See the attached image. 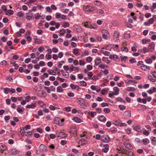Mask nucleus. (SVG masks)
Wrapping results in <instances>:
<instances>
[{"instance_id": "22", "label": "nucleus", "mask_w": 156, "mask_h": 156, "mask_svg": "<svg viewBox=\"0 0 156 156\" xmlns=\"http://www.w3.org/2000/svg\"><path fill=\"white\" fill-rule=\"evenodd\" d=\"M73 28L75 29L76 31L77 32H80L82 31V28L77 25H74Z\"/></svg>"}, {"instance_id": "49", "label": "nucleus", "mask_w": 156, "mask_h": 156, "mask_svg": "<svg viewBox=\"0 0 156 156\" xmlns=\"http://www.w3.org/2000/svg\"><path fill=\"white\" fill-rule=\"evenodd\" d=\"M127 156H134L133 153L132 151H129L126 153Z\"/></svg>"}, {"instance_id": "30", "label": "nucleus", "mask_w": 156, "mask_h": 156, "mask_svg": "<svg viewBox=\"0 0 156 156\" xmlns=\"http://www.w3.org/2000/svg\"><path fill=\"white\" fill-rule=\"evenodd\" d=\"M99 120L101 122H105L106 120V119L104 116L101 115L99 117Z\"/></svg>"}, {"instance_id": "41", "label": "nucleus", "mask_w": 156, "mask_h": 156, "mask_svg": "<svg viewBox=\"0 0 156 156\" xmlns=\"http://www.w3.org/2000/svg\"><path fill=\"white\" fill-rule=\"evenodd\" d=\"M119 107L121 110H123L126 109V106L124 105H120L119 106Z\"/></svg>"}, {"instance_id": "38", "label": "nucleus", "mask_w": 156, "mask_h": 156, "mask_svg": "<svg viewBox=\"0 0 156 156\" xmlns=\"http://www.w3.org/2000/svg\"><path fill=\"white\" fill-rule=\"evenodd\" d=\"M10 88H9L7 87L5 88L4 89V93L6 94H8L9 92L10 91Z\"/></svg>"}, {"instance_id": "46", "label": "nucleus", "mask_w": 156, "mask_h": 156, "mask_svg": "<svg viewBox=\"0 0 156 156\" xmlns=\"http://www.w3.org/2000/svg\"><path fill=\"white\" fill-rule=\"evenodd\" d=\"M63 26L65 27H69V24L67 22H64L63 23Z\"/></svg>"}, {"instance_id": "25", "label": "nucleus", "mask_w": 156, "mask_h": 156, "mask_svg": "<svg viewBox=\"0 0 156 156\" xmlns=\"http://www.w3.org/2000/svg\"><path fill=\"white\" fill-rule=\"evenodd\" d=\"M142 142L144 145H147L149 143V140L147 138H145L143 139L142 141Z\"/></svg>"}, {"instance_id": "48", "label": "nucleus", "mask_w": 156, "mask_h": 156, "mask_svg": "<svg viewBox=\"0 0 156 156\" xmlns=\"http://www.w3.org/2000/svg\"><path fill=\"white\" fill-rule=\"evenodd\" d=\"M127 57L126 56H121L120 57L121 60L122 61H125L127 58Z\"/></svg>"}, {"instance_id": "51", "label": "nucleus", "mask_w": 156, "mask_h": 156, "mask_svg": "<svg viewBox=\"0 0 156 156\" xmlns=\"http://www.w3.org/2000/svg\"><path fill=\"white\" fill-rule=\"evenodd\" d=\"M17 112L19 113H21L23 111L22 109L19 107H17Z\"/></svg>"}, {"instance_id": "34", "label": "nucleus", "mask_w": 156, "mask_h": 156, "mask_svg": "<svg viewBox=\"0 0 156 156\" xmlns=\"http://www.w3.org/2000/svg\"><path fill=\"white\" fill-rule=\"evenodd\" d=\"M78 143L80 144L81 145H83L86 144L87 141L83 139H81L79 141Z\"/></svg>"}, {"instance_id": "39", "label": "nucleus", "mask_w": 156, "mask_h": 156, "mask_svg": "<svg viewBox=\"0 0 156 156\" xmlns=\"http://www.w3.org/2000/svg\"><path fill=\"white\" fill-rule=\"evenodd\" d=\"M80 83L81 85L83 87H86L87 86V83L84 81H80Z\"/></svg>"}, {"instance_id": "55", "label": "nucleus", "mask_w": 156, "mask_h": 156, "mask_svg": "<svg viewBox=\"0 0 156 156\" xmlns=\"http://www.w3.org/2000/svg\"><path fill=\"white\" fill-rule=\"evenodd\" d=\"M143 134L144 135L147 136L149 134V133L148 131H147L146 129H145L144 131H143Z\"/></svg>"}, {"instance_id": "10", "label": "nucleus", "mask_w": 156, "mask_h": 156, "mask_svg": "<svg viewBox=\"0 0 156 156\" xmlns=\"http://www.w3.org/2000/svg\"><path fill=\"white\" fill-rule=\"evenodd\" d=\"M101 140L105 143H108L110 141V138L108 136L105 135L101 137Z\"/></svg>"}, {"instance_id": "29", "label": "nucleus", "mask_w": 156, "mask_h": 156, "mask_svg": "<svg viewBox=\"0 0 156 156\" xmlns=\"http://www.w3.org/2000/svg\"><path fill=\"white\" fill-rule=\"evenodd\" d=\"M38 103L41 107L44 108L46 106V105L44 104V102L41 101H38Z\"/></svg>"}, {"instance_id": "63", "label": "nucleus", "mask_w": 156, "mask_h": 156, "mask_svg": "<svg viewBox=\"0 0 156 156\" xmlns=\"http://www.w3.org/2000/svg\"><path fill=\"white\" fill-rule=\"evenodd\" d=\"M39 65L41 66H43L45 65V63L44 61H40L39 63Z\"/></svg>"}, {"instance_id": "36", "label": "nucleus", "mask_w": 156, "mask_h": 156, "mask_svg": "<svg viewBox=\"0 0 156 156\" xmlns=\"http://www.w3.org/2000/svg\"><path fill=\"white\" fill-rule=\"evenodd\" d=\"M150 41V40L149 39H143L142 40V43L143 44H146L147 42H149Z\"/></svg>"}, {"instance_id": "52", "label": "nucleus", "mask_w": 156, "mask_h": 156, "mask_svg": "<svg viewBox=\"0 0 156 156\" xmlns=\"http://www.w3.org/2000/svg\"><path fill=\"white\" fill-rule=\"evenodd\" d=\"M55 16L56 18L58 19L61 17V14L58 12H56L55 13Z\"/></svg>"}, {"instance_id": "42", "label": "nucleus", "mask_w": 156, "mask_h": 156, "mask_svg": "<svg viewBox=\"0 0 156 156\" xmlns=\"http://www.w3.org/2000/svg\"><path fill=\"white\" fill-rule=\"evenodd\" d=\"M40 16V15L38 13H36L35 15V18L37 20H38Z\"/></svg>"}, {"instance_id": "57", "label": "nucleus", "mask_w": 156, "mask_h": 156, "mask_svg": "<svg viewBox=\"0 0 156 156\" xmlns=\"http://www.w3.org/2000/svg\"><path fill=\"white\" fill-rule=\"evenodd\" d=\"M96 114V113L94 112H90V114L91 117L92 118L94 117V116Z\"/></svg>"}, {"instance_id": "60", "label": "nucleus", "mask_w": 156, "mask_h": 156, "mask_svg": "<svg viewBox=\"0 0 156 156\" xmlns=\"http://www.w3.org/2000/svg\"><path fill=\"white\" fill-rule=\"evenodd\" d=\"M129 62L131 63H133L136 62V60L134 58H132L129 60Z\"/></svg>"}, {"instance_id": "11", "label": "nucleus", "mask_w": 156, "mask_h": 156, "mask_svg": "<svg viewBox=\"0 0 156 156\" xmlns=\"http://www.w3.org/2000/svg\"><path fill=\"white\" fill-rule=\"evenodd\" d=\"M140 67L142 70L145 71L149 72L150 70V68L149 66L144 64H142Z\"/></svg>"}, {"instance_id": "20", "label": "nucleus", "mask_w": 156, "mask_h": 156, "mask_svg": "<svg viewBox=\"0 0 156 156\" xmlns=\"http://www.w3.org/2000/svg\"><path fill=\"white\" fill-rule=\"evenodd\" d=\"M151 89L148 90L147 91V92L150 94L156 92V87H151Z\"/></svg>"}, {"instance_id": "53", "label": "nucleus", "mask_w": 156, "mask_h": 156, "mask_svg": "<svg viewBox=\"0 0 156 156\" xmlns=\"http://www.w3.org/2000/svg\"><path fill=\"white\" fill-rule=\"evenodd\" d=\"M45 57L47 59L49 60L51 58V55L50 54H47L45 55Z\"/></svg>"}, {"instance_id": "58", "label": "nucleus", "mask_w": 156, "mask_h": 156, "mask_svg": "<svg viewBox=\"0 0 156 156\" xmlns=\"http://www.w3.org/2000/svg\"><path fill=\"white\" fill-rule=\"evenodd\" d=\"M117 150L119 151H121V153H122V154H126V152H125V151L124 149H121V148H120V149H117Z\"/></svg>"}, {"instance_id": "50", "label": "nucleus", "mask_w": 156, "mask_h": 156, "mask_svg": "<svg viewBox=\"0 0 156 156\" xmlns=\"http://www.w3.org/2000/svg\"><path fill=\"white\" fill-rule=\"evenodd\" d=\"M152 144L153 145H155L156 144V137H153L152 140Z\"/></svg>"}, {"instance_id": "17", "label": "nucleus", "mask_w": 156, "mask_h": 156, "mask_svg": "<svg viewBox=\"0 0 156 156\" xmlns=\"http://www.w3.org/2000/svg\"><path fill=\"white\" fill-rule=\"evenodd\" d=\"M89 23H90V22H89V23H88L87 22H86L84 23V26L85 27H87L88 28H90V29L92 28H94V29H95L96 28V27H94V26H95L94 25H92L91 26H90V25L89 24Z\"/></svg>"}, {"instance_id": "3", "label": "nucleus", "mask_w": 156, "mask_h": 156, "mask_svg": "<svg viewBox=\"0 0 156 156\" xmlns=\"http://www.w3.org/2000/svg\"><path fill=\"white\" fill-rule=\"evenodd\" d=\"M120 33L117 31L114 32L113 36V40L115 42H117L119 40Z\"/></svg>"}, {"instance_id": "13", "label": "nucleus", "mask_w": 156, "mask_h": 156, "mask_svg": "<svg viewBox=\"0 0 156 156\" xmlns=\"http://www.w3.org/2000/svg\"><path fill=\"white\" fill-rule=\"evenodd\" d=\"M101 62V58L99 57H96L94 60V66H97Z\"/></svg>"}, {"instance_id": "64", "label": "nucleus", "mask_w": 156, "mask_h": 156, "mask_svg": "<svg viewBox=\"0 0 156 156\" xmlns=\"http://www.w3.org/2000/svg\"><path fill=\"white\" fill-rule=\"evenodd\" d=\"M152 125L154 127L156 128V118L154 119V120L152 122Z\"/></svg>"}, {"instance_id": "9", "label": "nucleus", "mask_w": 156, "mask_h": 156, "mask_svg": "<svg viewBox=\"0 0 156 156\" xmlns=\"http://www.w3.org/2000/svg\"><path fill=\"white\" fill-rule=\"evenodd\" d=\"M133 129L135 131L139 133H141L142 132V127L140 125H136L135 126H133Z\"/></svg>"}, {"instance_id": "62", "label": "nucleus", "mask_w": 156, "mask_h": 156, "mask_svg": "<svg viewBox=\"0 0 156 156\" xmlns=\"http://www.w3.org/2000/svg\"><path fill=\"white\" fill-rule=\"evenodd\" d=\"M67 95L69 97H73L74 96V94L71 92L68 93Z\"/></svg>"}, {"instance_id": "32", "label": "nucleus", "mask_w": 156, "mask_h": 156, "mask_svg": "<svg viewBox=\"0 0 156 156\" xmlns=\"http://www.w3.org/2000/svg\"><path fill=\"white\" fill-rule=\"evenodd\" d=\"M145 61L146 63L148 64H151L152 62V59L149 58H147L145 59Z\"/></svg>"}, {"instance_id": "40", "label": "nucleus", "mask_w": 156, "mask_h": 156, "mask_svg": "<svg viewBox=\"0 0 156 156\" xmlns=\"http://www.w3.org/2000/svg\"><path fill=\"white\" fill-rule=\"evenodd\" d=\"M35 41L37 43L40 44L42 43V40L40 39L36 38L35 39Z\"/></svg>"}, {"instance_id": "14", "label": "nucleus", "mask_w": 156, "mask_h": 156, "mask_svg": "<svg viewBox=\"0 0 156 156\" xmlns=\"http://www.w3.org/2000/svg\"><path fill=\"white\" fill-rule=\"evenodd\" d=\"M26 15V19L27 20H31L34 19L33 14L31 13H27Z\"/></svg>"}, {"instance_id": "59", "label": "nucleus", "mask_w": 156, "mask_h": 156, "mask_svg": "<svg viewBox=\"0 0 156 156\" xmlns=\"http://www.w3.org/2000/svg\"><path fill=\"white\" fill-rule=\"evenodd\" d=\"M92 59V58L90 56H89L86 58V60L89 62H91Z\"/></svg>"}, {"instance_id": "18", "label": "nucleus", "mask_w": 156, "mask_h": 156, "mask_svg": "<svg viewBox=\"0 0 156 156\" xmlns=\"http://www.w3.org/2000/svg\"><path fill=\"white\" fill-rule=\"evenodd\" d=\"M38 95L41 98L45 97L47 95V93L45 92L41 93L40 90L38 91Z\"/></svg>"}, {"instance_id": "7", "label": "nucleus", "mask_w": 156, "mask_h": 156, "mask_svg": "<svg viewBox=\"0 0 156 156\" xmlns=\"http://www.w3.org/2000/svg\"><path fill=\"white\" fill-rule=\"evenodd\" d=\"M102 33L103 34V37L105 39H107L109 35L108 32L106 30H103L102 31Z\"/></svg>"}, {"instance_id": "1", "label": "nucleus", "mask_w": 156, "mask_h": 156, "mask_svg": "<svg viewBox=\"0 0 156 156\" xmlns=\"http://www.w3.org/2000/svg\"><path fill=\"white\" fill-rule=\"evenodd\" d=\"M70 133L72 138H73L76 136L77 129L75 127L73 126L71 128Z\"/></svg>"}, {"instance_id": "37", "label": "nucleus", "mask_w": 156, "mask_h": 156, "mask_svg": "<svg viewBox=\"0 0 156 156\" xmlns=\"http://www.w3.org/2000/svg\"><path fill=\"white\" fill-rule=\"evenodd\" d=\"M60 120V119L58 117H55L54 119L55 123L58 124H59V121Z\"/></svg>"}, {"instance_id": "12", "label": "nucleus", "mask_w": 156, "mask_h": 156, "mask_svg": "<svg viewBox=\"0 0 156 156\" xmlns=\"http://www.w3.org/2000/svg\"><path fill=\"white\" fill-rule=\"evenodd\" d=\"M37 105V104L36 103H32L30 105H27L26 107L28 109H34L35 108Z\"/></svg>"}, {"instance_id": "45", "label": "nucleus", "mask_w": 156, "mask_h": 156, "mask_svg": "<svg viewBox=\"0 0 156 156\" xmlns=\"http://www.w3.org/2000/svg\"><path fill=\"white\" fill-rule=\"evenodd\" d=\"M65 32L66 30L64 29H63L60 30L59 34L60 35H64Z\"/></svg>"}, {"instance_id": "28", "label": "nucleus", "mask_w": 156, "mask_h": 156, "mask_svg": "<svg viewBox=\"0 0 156 156\" xmlns=\"http://www.w3.org/2000/svg\"><path fill=\"white\" fill-rule=\"evenodd\" d=\"M57 92L58 93H62L63 91V90L62 89V87L60 86H59L57 88Z\"/></svg>"}, {"instance_id": "31", "label": "nucleus", "mask_w": 156, "mask_h": 156, "mask_svg": "<svg viewBox=\"0 0 156 156\" xmlns=\"http://www.w3.org/2000/svg\"><path fill=\"white\" fill-rule=\"evenodd\" d=\"M72 119L77 123H80L81 122V120L80 118L77 117H73Z\"/></svg>"}, {"instance_id": "35", "label": "nucleus", "mask_w": 156, "mask_h": 156, "mask_svg": "<svg viewBox=\"0 0 156 156\" xmlns=\"http://www.w3.org/2000/svg\"><path fill=\"white\" fill-rule=\"evenodd\" d=\"M47 71L49 74L50 75H55L56 74V72H54L52 69H49Z\"/></svg>"}, {"instance_id": "2", "label": "nucleus", "mask_w": 156, "mask_h": 156, "mask_svg": "<svg viewBox=\"0 0 156 156\" xmlns=\"http://www.w3.org/2000/svg\"><path fill=\"white\" fill-rule=\"evenodd\" d=\"M83 10L85 12H93L94 9V8L93 7H91L89 5H84L83 7Z\"/></svg>"}, {"instance_id": "33", "label": "nucleus", "mask_w": 156, "mask_h": 156, "mask_svg": "<svg viewBox=\"0 0 156 156\" xmlns=\"http://www.w3.org/2000/svg\"><path fill=\"white\" fill-rule=\"evenodd\" d=\"M148 79L151 82H154L156 81V79L153 78L152 77L151 75L148 76Z\"/></svg>"}, {"instance_id": "19", "label": "nucleus", "mask_w": 156, "mask_h": 156, "mask_svg": "<svg viewBox=\"0 0 156 156\" xmlns=\"http://www.w3.org/2000/svg\"><path fill=\"white\" fill-rule=\"evenodd\" d=\"M7 149V147L6 146L2 144H0V150L2 151L1 152L2 153L3 151H5Z\"/></svg>"}, {"instance_id": "5", "label": "nucleus", "mask_w": 156, "mask_h": 156, "mask_svg": "<svg viewBox=\"0 0 156 156\" xmlns=\"http://www.w3.org/2000/svg\"><path fill=\"white\" fill-rule=\"evenodd\" d=\"M155 44L154 42H151L150 43L148 46V49L149 52H152L154 50V48L155 47Z\"/></svg>"}, {"instance_id": "8", "label": "nucleus", "mask_w": 156, "mask_h": 156, "mask_svg": "<svg viewBox=\"0 0 156 156\" xmlns=\"http://www.w3.org/2000/svg\"><path fill=\"white\" fill-rule=\"evenodd\" d=\"M67 134H66L64 132H60L57 133L56 134V136L57 137H61L62 138H66L67 136Z\"/></svg>"}, {"instance_id": "16", "label": "nucleus", "mask_w": 156, "mask_h": 156, "mask_svg": "<svg viewBox=\"0 0 156 156\" xmlns=\"http://www.w3.org/2000/svg\"><path fill=\"white\" fill-rule=\"evenodd\" d=\"M123 142L124 145L129 150H131L132 149L133 147L130 144L125 142L123 140Z\"/></svg>"}, {"instance_id": "54", "label": "nucleus", "mask_w": 156, "mask_h": 156, "mask_svg": "<svg viewBox=\"0 0 156 156\" xmlns=\"http://www.w3.org/2000/svg\"><path fill=\"white\" fill-rule=\"evenodd\" d=\"M110 109L108 108H105L104 109V111L105 113L107 114L110 112Z\"/></svg>"}, {"instance_id": "43", "label": "nucleus", "mask_w": 156, "mask_h": 156, "mask_svg": "<svg viewBox=\"0 0 156 156\" xmlns=\"http://www.w3.org/2000/svg\"><path fill=\"white\" fill-rule=\"evenodd\" d=\"M142 51L143 53H145L149 51L148 48H147L146 47L143 48L142 49Z\"/></svg>"}, {"instance_id": "44", "label": "nucleus", "mask_w": 156, "mask_h": 156, "mask_svg": "<svg viewBox=\"0 0 156 156\" xmlns=\"http://www.w3.org/2000/svg\"><path fill=\"white\" fill-rule=\"evenodd\" d=\"M50 109L52 111L55 110V109L57 108L53 106L52 105H51L49 106Z\"/></svg>"}, {"instance_id": "26", "label": "nucleus", "mask_w": 156, "mask_h": 156, "mask_svg": "<svg viewBox=\"0 0 156 156\" xmlns=\"http://www.w3.org/2000/svg\"><path fill=\"white\" fill-rule=\"evenodd\" d=\"M113 89L115 91V92L114 93V95H117L119 94V89L117 87H114Z\"/></svg>"}, {"instance_id": "47", "label": "nucleus", "mask_w": 156, "mask_h": 156, "mask_svg": "<svg viewBox=\"0 0 156 156\" xmlns=\"http://www.w3.org/2000/svg\"><path fill=\"white\" fill-rule=\"evenodd\" d=\"M121 50L122 51L127 52L128 51V49L125 47H123L121 48Z\"/></svg>"}, {"instance_id": "21", "label": "nucleus", "mask_w": 156, "mask_h": 156, "mask_svg": "<svg viewBox=\"0 0 156 156\" xmlns=\"http://www.w3.org/2000/svg\"><path fill=\"white\" fill-rule=\"evenodd\" d=\"M78 101L80 102V104L81 105H85V101L84 99L81 98H77Z\"/></svg>"}, {"instance_id": "61", "label": "nucleus", "mask_w": 156, "mask_h": 156, "mask_svg": "<svg viewBox=\"0 0 156 156\" xmlns=\"http://www.w3.org/2000/svg\"><path fill=\"white\" fill-rule=\"evenodd\" d=\"M89 54V52L87 51H84V54L81 55L82 57H84L86 55H87Z\"/></svg>"}, {"instance_id": "23", "label": "nucleus", "mask_w": 156, "mask_h": 156, "mask_svg": "<svg viewBox=\"0 0 156 156\" xmlns=\"http://www.w3.org/2000/svg\"><path fill=\"white\" fill-rule=\"evenodd\" d=\"M154 21V18H152L150 19L148 22H144V24L146 25H148L152 23Z\"/></svg>"}, {"instance_id": "27", "label": "nucleus", "mask_w": 156, "mask_h": 156, "mask_svg": "<svg viewBox=\"0 0 156 156\" xmlns=\"http://www.w3.org/2000/svg\"><path fill=\"white\" fill-rule=\"evenodd\" d=\"M123 115L127 117H129L131 116V113L130 111H126L124 113Z\"/></svg>"}, {"instance_id": "4", "label": "nucleus", "mask_w": 156, "mask_h": 156, "mask_svg": "<svg viewBox=\"0 0 156 156\" xmlns=\"http://www.w3.org/2000/svg\"><path fill=\"white\" fill-rule=\"evenodd\" d=\"M113 124L115 126H126V124L125 123H122L120 120H115L113 122Z\"/></svg>"}, {"instance_id": "56", "label": "nucleus", "mask_w": 156, "mask_h": 156, "mask_svg": "<svg viewBox=\"0 0 156 156\" xmlns=\"http://www.w3.org/2000/svg\"><path fill=\"white\" fill-rule=\"evenodd\" d=\"M130 37V36L129 34H125L124 35V37L126 39H128Z\"/></svg>"}, {"instance_id": "15", "label": "nucleus", "mask_w": 156, "mask_h": 156, "mask_svg": "<svg viewBox=\"0 0 156 156\" xmlns=\"http://www.w3.org/2000/svg\"><path fill=\"white\" fill-rule=\"evenodd\" d=\"M40 151L42 152H44L47 151V147L45 145L41 144L39 147Z\"/></svg>"}, {"instance_id": "6", "label": "nucleus", "mask_w": 156, "mask_h": 156, "mask_svg": "<svg viewBox=\"0 0 156 156\" xmlns=\"http://www.w3.org/2000/svg\"><path fill=\"white\" fill-rule=\"evenodd\" d=\"M9 153L11 155H16L19 154L20 151L15 149H11L9 150Z\"/></svg>"}, {"instance_id": "24", "label": "nucleus", "mask_w": 156, "mask_h": 156, "mask_svg": "<svg viewBox=\"0 0 156 156\" xmlns=\"http://www.w3.org/2000/svg\"><path fill=\"white\" fill-rule=\"evenodd\" d=\"M104 147L102 149V151L105 153L107 152L108 150L109 146L108 144H106L104 146Z\"/></svg>"}]
</instances>
